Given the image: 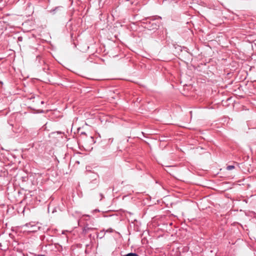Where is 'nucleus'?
Listing matches in <instances>:
<instances>
[{
  "mask_svg": "<svg viewBox=\"0 0 256 256\" xmlns=\"http://www.w3.org/2000/svg\"><path fill=\"white\" fill-rule=\"evenodd\" d=\"M142 26L150 30H158L159 27V22L154 18L144 20L141 22Z\"/></svg>",
  "mask_w": 256,
  "mask_h": 256,
  "instance_id": "nucleus-1",
  "label": "nucleus"
},
{
  "mask_svg": "<svg viewBox=\"0 0 256 256\" xmlns=\"http://www.w3.org/2000/svg\"><path fill=\"white\" fill-rule=\"evenodd\" d=\"M38 223H36L34 222H30L28 223H26L24 224L22 227L28 228L29 232H37L40 229V226H38L37 224Z\"/></svg>",
  "mask_w": 256,
  "mask_h": 256,
  "instance_id": "nucleus-2",
  "label": "nucleus"
},
{
  "mask_svg": "<svg viewBox=\"0 0 256 256\" xmlns=\"http://www.w3.org/2000/svg\"><path fill=\"white\" fill-rule=\"evenodd\" d=\"M36 62L38 64V66L40 67H42L43 65H46V60L40 56H36Z\"/></svg>",
  "mask_w": 256,
  "mask_h": 256,
  "instance_id": "nucleus-3",
  "label": "nucleus"
},
{
  "mask_svg": "<svg viewBox=\"0 0 256 256\" xmlns=\"http://www.w3.org/2000/svg\"><path fill=\"white\" fill-rule=\"evenodd\" d=\"M41 68L42 69V70L45 72H47V71L49 70L48 66L46 62V65H43Z\"/></svg>",
  "mask_w": 256,
  "mask_h": 256,
  "instance_id": "nucleus-4",
  "label": "nucleus"
},
{
  "mask_svg": "<svg viewBox=\"0 0 256 256\" xmlns=\"http://www.w3.org/2000/svg\"><path fill=\"white\" fill-rule=\"evenodd\" d=\"M234 168H235V166H234L230 165V166H226V168L228 170H230L234 169Z\"/></svg>",
  "mask_w": 256,
  "mask_h": 256,
  "instance_id": "nucleus-5",
  "label": "nucleus"
},
{
  "mask_svg": "<svg viewBox=\"0 0 256 256\" xmlns=\"http://www.w3.org/2000/svg\"><path fill=\"white\" fill-rule=\"evenodd\" d=\"M124 256H139L136 253L130 252V253L126 254Z\"/></svg>",
  "mask_w": 256,
  "mask_h": 256,
  "instance_id": "nucleus-6",
  "label": "nucleus"
},
{
  "mask_svg": "<svg viewBox=\"0 0 256 256\" xmlns=\"http://www.w3.org/2000/svg\"><path fill=\"white\" fill-rule=\"evenodd\" d=\"M86 248L84 250L85 253H86V254L89 253L90 252V251L88 250V248L90 246L88 244H86Z\"/></svg>",
  "mask_w": 256,
  "mask_h": 256,
  "instance_id": "nucleus-7",
  "label": "nucleus"
},
{
  "mask_svg": "<svg viewBox=\"0 0 256 256\" xmlns=\"http://www.w3.org/2000/svg\"><path fill=\"white\" fill-rule=\"evenodd\" d=\"M18 40H20H20H22V37H18Z\"/></svg>",
  "mask_w": 256,
  "mask_h": 256,
  "instance_id": "nucleus-8",
  "label": "nucleus"
},
{
  "mask_svg": "<svg viewBox=\"0 0 256 256\" xmlns=\"http://www.w3.org/2000/svg\"><path fill=\"white\" fill-rule=\"evenodd\" d=\"M37 256H46L44 254H38Z\"/></svg>",
  "mask_w": 256,
  "mask_h": 256,
  "instance_id": "nucleus-9",
  "label": "nucleus"
},
{
  "mask_svg": "<svg viewBox=\"0 0 256 256\" xmlns=\"http://www.w3.org/2000/svg\"><path fill=\"white\" fill-rule=\"evenodd\" d=\"M112 230L111 229L110 230H107L106 232H112Z\"/></svg>",
  "mask_w": 256,
  "mask_h": 256,
  "instance_id": "nucleus-10",
  "label": "nucleus"
},
{
  "mask_svg": "<svg viewBox=\"0 0 256 256\" xmlns=\"http://www.w3.org/2000/svg\"><path fill=\"white\" fill-rule=\"evenodd\" d=\"M0 84H3L2 82L0 81Z\"/></svg>",
  "mask_w": 256,
  "mask_h": 256,
  "instance_id": "nucleus-11",
  "label": "nucleus"
}]
</instances>
